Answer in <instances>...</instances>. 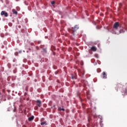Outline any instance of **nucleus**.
Returning a JSON list of instances; mask_svg holds the SVG:
<instances>
[{"label":"nucleus","mask_w":127,"mask_h":127,"mask_svg":"<svg viewBox=\"0 0 127 127\" xmlns=\"http://www.w3.org/2000/svg\"><path fill=\"white\" fill-rule=\"evenodd\" d=\"M12 13L13 14H15V15H17L18 13H17L16 10H15V9H13L12 10Z\"/></svg>","instance_id":"1a4fd4ad"},{"label":"nucleus","mask_w":127,"mask_h":127,"mask_svg":"<svg viewBox=\"0 0 127 127\" xmlns=\"http://www.w3.org/2000/svg\"><path fill=\"white\" fill-rule=\"evenodd\" d=\"M43 50L45 53H47V50L45 48H43Z\"/></svg>","instance_id":"f8f14e48"},{"label":"nucleus","mask_w":127,"mask_h":127,"mask_svg":"<svg viewBox=\"0 0 127 127\" xmlns=\"http://www.w3.org/2000/svg\"><path fill=\"white\" fill-rule=\"evenodd\" d=\"M72 79H75V77H74V76H72Z\"/></svg>","instance_id":"aec40b11"},{"label":"nucleus","mask_w":127,"mask_h":127,"mask_svg":"<svg viewBox=\"0 0 127 127\" xmlns=\"http://www.w3.org/2000/svg\"><path fill=\"white\" fill-rule=\"evenodd\" d=\"M103 75V79H107V74H106V72L105 71H103L102 73Z\"/></svg>","instance_id":"423d86ee"},{"label":"nucleus","mask_w":127,"mask_h":127,"mask_svg":"<svg viewBox=\"0 0 127 127\" xmlns=\"http://www.w3.org/2000/svg\"><path fill=\"white\" fill-rule=\"evenodd\" d=\"M54 55H55V53H53Z\"/></svg>","instance_id":"4be33fe9"},{"label":"nucleus","mask_w":127,"mask_h":127,"mask_svg":"<svg viewBox=\"0 0 127 127\" xmlns=\"http://www.w3.org/2000/svg\"><path fill=\"white\" fill-rule=\"evenodd\" d=\"M123 93H124L123 95H126V94H127V83L125 84V90L123 92Z\"/></svg>","instance_id":"39448f33"},{"label":"nucleus","mask_w":127,"mask_h":127,"mask_svg":"<svg viewBox=\"0 0 127 127\" xmlns=\"http://www.w3.org/2000/svg\"><path fill=\"white\" fill-rule=\"evenodd\" d=\"M0 14L1 15H4L5 17H7L8 16V14H7V12H5V11H2Z\"/></svg>","instance_id":"7ed1b4c3"},{"label":"nucleus","mask_w":127,"mask_h":127,"mask_svg":"<svg viewBox=\"0 0 127 127\" xmlns=\"http://www.w3.org/2000/svg\"><path fill=\"white\" fill-rule=\"evenodd\" d=\"M59 110L60 111H63V112L65 111V109L64 108H61V107H59Z\"/></svg>","instance_id":"9b49d317"},{"label":"nucleus","mask_w":127,"mask_h":127,"mask_svg":"<svg viewBox=\"0 0 127 127\" xmlns=\"http://www.w3.org/2000/svg\"><path fill=\"white\" fill-rule=\"evenodd\" d=\"M16 111V109L15 108V109L13 110V112L14 113Z\"/></svg>","instance_id":"a211bd4d"},{"label":"nucleus","mask_w":127,"mask_h":127,"mask_svg":"<svg viewBox=\"0 0 127 127\" xmlns=\"http://www.w3.org/2000/svg\"><path fill=\"white\" fill-rule=\"evenodd\" d=\"M78 29L79 27L78 26V25H76L74 27L72 28V31H73V32H75L76 30H78Z\"/></svg>","instance_id":"20e7f679"},{"label":"nucleus","mask_w":127,"mask_h":127,"mask_svg":"<svg viewBox=\"0 0 127 127\" xmlns=\"http://www.w3.org/2000/svg\"><path fill=\"white\" fill-rule=\"evenodd\" d=\"M46 124V122H43L41 123V126H43L44 125H45Z\"/></svg>","instance_id":"ddd939ff"},{"label":"nucleus","mask_w":127,"mask_h":127,"mask_svg":"<svg viewBox=\"0 0 127 127\" xmlns=\"http://www.w3.org/2000/svg\"><path fill=\"white\" fill-rule=\"evenodd\" d=\"M55 74H56V75H57V74H58V72L56 71V72H55Z\"/></svg>","instance_id":"6ab92c4d"},{"label":"nucleus","mask_w":127,"mask_h":127,"mask_svg":"<svg viewBox=\"0 0 127 127\" xmlns=\"http://www.w3.org/2000/svg\"><path fill=\"white\" fill-rule=\"evenodd\" d=\"M2 91H3V92H4V90L3 89V90H2Z\"/></svg>","instance_id":"5701e85b"},{"label":"nucleus","mask_w":127,"mask_h":127,"mask_svg":"<svg viewBox=\"0 0 127 127\" xmlns=\"http://www.w3.org/2000/svg\"><path fill=\"white\" fill-rule=\"evenodd\" d=\"M36 49H37V50H39V47H36Z\"/></svg>","instance_id":"f3484780"},{"label":"nucleus","mask_w":127,"mask_h":127,"mask_svg":"<svg viewBox=\"0 0 127 127\" xmlns=\"http://www.w3.org/2000/svg\"><path fill=\"white\" fill-rule=\"evenodd\" d=\"M119 27H122V26L120 25V23H119V22H116L114 24L113 28H115V29H118Z\"/></svg>","instance_id":"f257e3e1"},{"label":"nucleus","mask_w":127,"mask_h":127,"mask_svg":"<svg viewBox=\"0 0 127 127\" xmlns=\"http://www.w3.org/2000/svg\"><path fill=\"white\" fill-rule=\"evenodd\" d=\"M120 33H124L125 32V30H124V28H122L120 30Z\"/></svg>","instance_id":"9d476101"},{"label":"nucleus","mask_w":127,"mask_h":127,"mask_svg":"<svg viewBox=\"0 0 127 127\" xmlns=\"http://www.w3.org/2000/svg\"><path fill=\"white\" fill-rule=\"evenodd\" d=\"M0 95H1V93L0 92Z\"/></svg>","instance_id":"b1692460"},{"label":"nucleus","mask_w":127,"mask_h":127,"mask_svg":"<svg viewBox=\"0 0 127 127\" xmlns=\"http://www.w3.org/2000/svg\"><path fill=\"white\" fill-rule=\"evenodd\" d=\"M52 50L53 51V50H56L55 47H52Z\"/></svg>","instance_id":"4468645a"},{"label":"nucleus","mask_w":127,"mask_h":127,"mask_svg":"<svg viewBox=\"0 0 127 127\" xmlns=\"http://www.w3.org/2000/svg\"><path fill=\"white\" fill-rule=\"evenodd\" d=\"M25 95H26V94H25Z\"/></svg>","instance_id":"393cba45"},{"label":"nucleus","mask_w":127,"mask_h":127,"mask_svg":"<svg viewBox=\"0 0 127 127\" xmlns=\"http://www.w3.org/2000/svg\"><path fill=\"white\" fill-rule=\"evenodd\" d=\"M51 3H52V4H55V1H52L51 2Z\"/></svg>","instance_id":"dca6fc26"},{"label":"nucleus","mask_w":127,"mask_h":127,"mask_svg":"<svg viewBox=\"0 0 127 127\" xmlns=\"http://www.w3.org/2000/svg\"><path fill=\"white\" fill-rule=\"evenodd\" d=\"M36 105L38 107H39V108H40V107H41V105L42 104V102H41V101L39 100H37L36 101Z\"/></svg>","instance_id":"f03ea898"},{"label":"nucleus","mask_w":127,"mask_h":127,"mask_svg":"<svg viewBox=\"0 0 127 127\" xmlns=\"http://www.w3.org/2000/svg\"><path fill=\"white\" fill-rule=\"evenodd\" d=\"M34 109L35 110H38V106H35V108H34Z\"/></svg>","instance_id":"2eb2a0df"},{"label":"nucleus","mask_w":127,"mask_h":127,"mask_svg":"<svg viewBox=\"0 0 127 127\" xmlns=\"http://www.w3.org/2000/svg\"><path fill=\"white\" fill-rule=\"evenodd\" d=\"M78 72H81V70L78 69Z\"/></svg>","instance_id":"412c9836"},{"label":"nucleus","mask_w":127,"mask_h":127,"mask_svg":"<svg viewBox=\"0 0 127 127\" xmlns=\"http://www.w3.org/2000/svg\"><path fill=\"white\" fill-rule=\"evenodd\" d=\"M91 50L94 52L97 51V48L95 46H93L91 48Z\"/></svg>","instance_id":"0eeeda50"},{"label":"nucleus","mask_w":127,"mask_h":127,"mask_svg":"<svg viewBox=\"0 0 127 127\" xmlns=\"http://www.w3.org/2000/svg\"><path fill=\"white\" fill-rule=\"evenodd\" d=\"M34 120V116H32L28 118L29 122H31V121H33Z\"/></svg>","instance_id":"6e6552de"}]
</instances>
